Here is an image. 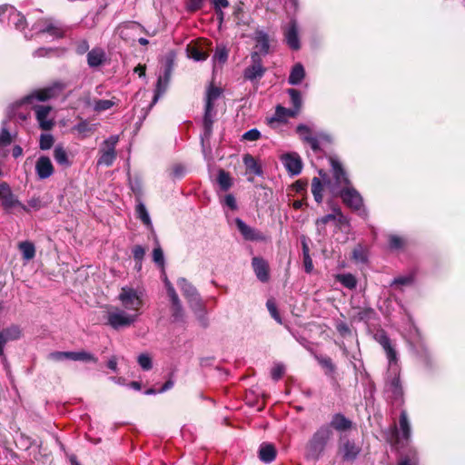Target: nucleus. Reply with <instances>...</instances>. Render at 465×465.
I'll return each instance as SVG.
<instances>
[{
	"label": "nucleus",
	"instance_id": "obj_39",
	"mask_svg": "<svg viewBox=\"0 0 465 465\" xmlns=\"http://www.w3.org/2000/svg\"><path fill=\"white\" fill-rule=\"evenodd\" d=\"M338 281L346 288L352 290L356 288L357 281L356 278L351 274H341L338 276Z\"/></svg>",
	"mask_w": 465,
	"mask_h": 465
},
{
	"label": "nucleus",
	"instance_id": "obj_38",
	"mask_svg": "<svg viewBox=\"0 0 465 465\" xmlns=\"http://www.w3.org/2000/svg\"><path fill=\"white\" fill-rule=\"evenodd\" d=\"M137 217L147 226L152 227V222L149 213L146 210L145 205L143 203H139L136 206Z\"/></svg>",
	"mask_w": 465,
	"mask_h": 465
},
{
	"label": "nucleus",
	"instance_id": "obj_8",
	"mask_svg": "<svg viewBox=\"0 0 465 465\" xmlns=\"http://www.w3.org/2000/svg\"><path fill=\"white\" fill-rule=\"evenodd\" d=\"M0 201L4 209L7 212H10L15 207H20L23 211L29 212L27 206L16 198L11 187L5 182L0 183Z\"/></svg>",
	"mask_w": 465,
	"mask_h": 465
},
{
	"label": "nucleus",
	"instance_id": "obj_4",
	"mask_svg": "<svg viewBox=\"0 0 465 465\" xmlns=\"http://www.w3.org/2000/svg\"><path fill=\"white\" fill-rule=\"evenodd\" d=\"M331 437V429L328 425L321 426L306 444V457L318 460L322 456Z\"/></svg>",
	"mask_w": 465,
	"mask_h": 465
},
{
	"label": "nucleus",
	"instance_id": "obj_35",
	"mask_svg": "<svg viewBox=\"0 0 465 465\" xmlns=\"http://www.w3.org/2000/svg\"><path fill=\"white\" fill-rule=\"evenodd\" d=\"M188 56L196 62L204 61L208 57V54L198 46H188Z\"/></svg>",
	"mask_w": 465,
	"mask_h": 465
},
{
	"label": "nucleus",
	"instance_id": "obj_45",
	"mask_svg": "<svg viewBox=\"0 0 465 465\" xmlns=\"http://www.w3.org/2000/svg\"><path fill=\"white\" fill-rule=\"evenodd\" d=\"M132 252H133L134 259L138 263L139 269H140L141 266H142V261H143V259L144 257V254H145V249L143 246H141V245H135L133 248Z\"/></svg>",
	"mask_w": 465,
	"mask_h": 465
},
{
	"label": "nucleus",
	"instance_id": "obj_55",
	"mask_svg": "<svg viewBox=\"0 0 465 465\" xmlns=\"http://www.w3.org/2000/svg\"><path fill=\"white\" fill-rule=\"evenodd\" d=\"M261 137V133L257 129H251L242 134V139L246 141H257Z\"/></svg>",
	"mask_w": 465,
	"mask_h": 465
},
{
	"label": "nucleus",
	"instance_id": "obj_32",
	"mask_svg": "<svg viewBox=\"0 0 465 465\" xmlns=\"http://www.w3.org/2000/svg\"><path fill=\"white\" fill-rule=\"evenodd\" d=\"M400 428L402 433V438L409 440L411 434V425L405 411H402L400 415Z\"/></svg>",
	"mask_w": 465,
	"mask_h": 465
},
{
	"label": "nucleus",
	"instance_id": "obj_27",
	"mask_svg": "<svg viewBox=\"0 0 465 465\" xmlns=\"http://www.w3.org/2000/svg\"><path fill=\"white\" fill-rule=\"evenodd\" d=\"M54 158L55 162L64 167H69L72 163L68 158L67 152L61 145H56L54 149Z\"/></svg>",
	"mask_w": 465,
	"mask_h": 465
},
{
	"label": "nucleus",
	"instance_id": "obj_60",
	"mask_svg": "<svg viewBox=\"0 0 465 465\" xmlns=\"http://www.w3.org/2000/svg\"><path fill=\"white\" fill-rule=\"evenodd\" d=\"M307 185V181L298 180L294 183L293 187L297 193H302L306 192Z\"/></svg>",
	"mask_w": 465,
	"mask_h": 465
},
{
	"label": "nucleus",
	"instance_id": "obj_41",
	"mask_svg": "<svg viewBox=\"0 0 465 465\" xmlns=\"http://www.w3.org/2000/svg\"><path fill=\"white\" fill-rule=\"evenodd\" d=\"M115 103L112 100H97L94 102V109L97 112L106 111L112 108Z\"/></svg>",
	"mask_w": 465,
	"mask_h": 465
},
{
	"label": "nucleus",
	"instance_id": "obj_42",
	"mask_svg": "<svg viewBox=\"0 0 465 465\" xmlns=\"http://www.w3.org/2000/svg\"><path fill=\"white\" fill-rule=\"evenodd\" d=\"M267 309L271 314V316L278 322L282 323V320L278 312L276 304L273 300H268L266 302Z\"/></svg>",
	"mask_w": 465,
	"mask_h": 465
},
{
	"label": "nucleus",
	"instance_id": "obj_20",
	"mask_svg": "<svg viewBox=\"0 0 465 465\" xmlns=\"http://www.w3.org/2000/svg\"><path fill=\"white\" fill-rule=\"evenodd\" d=\"M252 265L259 281L262 282L269 281V265L265 260L260 257H254L252 258Z\"/></svg>",
	"mask_w": 465,
	"mask_h": 465
},
{
	"label": "nucleus",
	"instance_id": "obj_21",
	"mask_svg": "<svg viewBox=\"0 0 465 465\" xmlns=\"http://www.w3.org/2000/svg\"><path fill=\"white\" fill-rule=\"evenodd\" d=\"M106 59L105 52L99 47L92 49L87 53V64L90 67H98L102 65Z\"/></svg>",
	"mask_w": 465,
	"mask_h": 465
},
{
	"label": "nucleus",
	"instance_id": "obj_18",
	"mask_svg": "<svg viewBox=\"0 0 465 465\" xmlns=\"http://www.w3.org/2000/svg\"><path fill=\"white\" fill-rule=\"evenodd\" d=\"M34 109L39 126L43 130H50L54 126L53 119L48 118L52 108L48 105H35Z\"/></svg>",
	"mask_w": 465,
	"mask_h": 465
},
{
	"label": "nucleus",
	"instance_id": "obj_10",
	"mask_svg": "<svg viewBox=\"0 0 465 465\" xmlns=\"http://www.w3.org/2000/svg\"><path fill=\"white\" fill-rule=\"evenodd\" d=\"M361 449L353 440L347 438L341 439L338 448V453L344 461H353L357 459Z\"/></svg>",
	"mask_w": 465,
	"mask_h": 465
},
{
	"label": "nucleus",
	"instance_id": "obj_53",
	"mask_svg": "<svg viewBox=\"0 0 465 465\" xmlns=\"http://www.w3.org/2000/svg\"><path fill=\"white\" fill-rule=\"evenodd\" d=\"M335 219H336V217L334 214H327L322 218L317 219V221H316L317 230L321 232L329 222L334 221Z\"/></svg>",
	"mask_w": 465,
	"mask_h": 465
},
{
	"label": "nucleus",
	"instance_id": "obj_33",
	"mask_svg": "<svg viewBox=\"0 0 465 465\" xmlns=\"http://www.w3.org/2000/svg\"><path fill=\"white\" fill-rule=\"evenodd\" d=\"M217 183L221 190L224 192L228 191L232 185V178L229 173L225 172L224 170L219 171L217 175Z\"/></svg>",
	"mask_w": 465,
	"mask_h": 465
},
{
	"label": "nucleus",
	"instance_id": "obj_24",
	"mask_svg": "<svg viewBox=\"0 0 465 465\" xmlns=\"http://www.w3.org/2000/svg\"><path fill=\"white\" fill-rule=\"evenodd\" d=\"M329 427H331L339 431H344L351 427V421L348 420L344 415L337 413L333 415Z\"/></svg>",
	"mask_w": 465,
	"mask_h": 465
},
{
	"label": "nucleus",
	"instance_id": "obj_9",
	"mask_svg": "<svg viewBox=\"0 0 465 465\" xmlns=\"http://www.w3.org/2000/svg\"><path fill=\"white\" fill-rule=\"evenodd\" d=\"M65 87L64 84L56 82L51 86L37 90L23 99L25 103L31 104L33 101H45L54 97Z\"/></svg>",
	"mask_w": 465,
	"mask_h": 465
},
{
	"label": "nucleus",
	"instance_id": "obj_64",
	"mask_svg": "<svg viewBox=\"0 0 465 465\" xmlns=\"http://www.w3.org/2000/svg\"><path fill=\"white\" fill-rule=\"evenodd\" d=\"M307 143L314 152L320 151L321 148L317 137L312 136Z\"/></svg>",
	"mask_w": 465,
	"mask_h": 465
},
{
	"label": "nucleus",
	"instance_id": "obj_30",
	"mask_svg": "<svg viewBox=\"0 0 465 465\" xmlns=\"http://www.w3.org/2000/svg\"><path fill=\"white\" fill-rule=\"evenodd\" d=\"M8 10L11 11L10 20L15 24V27L19 30L25 29L26 26L25 17L13 6L8 5Z\"/></svg>",
	"mask_w": 465,
	"mask_h": 465
},
{
	"label": "nucleus",
	"instance_id": "obj_11",
	"mask_svg": "<svg viewBox=\"0 0 465 465\" xmlns=\"http://www.w3.org/2000/svg\"><path fill=\"white\" fill-rule=\"evenodd\" d=\"M319 174L321 177H313L312 180V193L316 203H321L323 199V189L326 185L329 189L328 181L331 183H335V178L333 177V181L330 179L329 175L322 170L319 171Z\"/></svg>",
	"mask_w": 465,
	"mask_h": 465
},
{
	"label": "nucleus",
	"instance_id": "obj_58",
	"mask_svg": "<svg viewBox=\"0 0 465 465\" xmlns=\"http://www.w3.org/2000/svg\"><path fill=\"white\" fill-rule=\"evenodd\" d=\"M88 49H89V45L86 40H82V41L78 42L76 45V47H75V51L78 54H83L86 53L88 51Z\"/></svg>",
	"mask_w": 465,
	"mask_h": 465
},
{
	"label": "nucleus",
	"instance_id": "obj_49",
	"mask_svg": "<svg viewBox=\"0 0 465 465\" xmlns=\"http://www.w3.org/2000/svg\"><path fill=\"white\" fill-rule=\"evenodd\" d=\"M54 143V137L52 134H44L40 137V148L42 150H48Z\"/></svg>",
	"mask_w": 465,
	"mask_h": 465
},
{
	"label": "nucleus",
	"instance_id": "obj_50",
	"mask_svg": "<svg viewBox=\"0 0 465 465\" xmlns=\"http://www.w3.org/2000/svg\"><path fill=\"white\" fill-rule=\"evenodd\" d=\"M138 363L143 370L149 371L152 369V359L146 353H142L138 356Z\"/></svg>",
	"mask_w": 465,
	"mask_h": 465
},
{
	"label": "nucleus",
	"instance_id": "obj_36",
	"mask_svg": "<svg viewBox=\"0 0 465 465\" xmlns=\"http://www.w3.org/2000/svg\"><path fill=\"white\" fill-rule=\"evenodd\" d=\"M243 163L247 170L250 171L251 173L256 175L262 174V169L260 165L257 163L256 160L251 154H245L243 156Z\"/></svg>",
	"mask_w": 465,
	"mask_h": 465
},
{
	"label": "nucleus",
	"instance_id": "obj_2",
	"mask_svg": "<svg viewBox=\"0 0 465 465\" xmlns=\"http://www.w3.org/2000/svg\"><path fill=\"white\" fill-rule=\"evenodd\" d=\"M374 338L383 348L388 359L385 392L394 403L401 404L403 398V389L400 379L401 367L399 365L398 353L391 339L383 331L377 332Z\"/></svg>",
	"mask_w": 465,
	"mask_h": 465
},
{
	"label": "nucleus",
	"instance_id": "obj_44",
	"mask_svg": "<svg viewBox=\"0 0 465 465\" xmlns=\"http://www.w3.org/2000/svg\"><path fill=\"white\" fill-rule=\"evenodd\" d=\"M212 111L208 110L205 107V113L203 117V127L205 130V135L209 136L212 132V125H213V118H212Z\"/></svg>",
	"mask_w": 465,
	"mask_h": 465
},
{
	"label": "nucleus",
	"instance_id": "obj_15",
	"mask_svg": "<svg viewBox=\"0 0 465 465\" xmlns=\"http://www.w3.org/2000/svg\"><path fill=\"white\" fill-rule=\"evenodd\" d=\"M235 224L242 237L247 241L262 242L265 240L262 232L246 224L242 219L236 218Z\"/></svg>",
	"mask_w": 465,
	"mask_h": 465
},
{
	"label": "nucleus",
	"instance_id": "obj_22",
	"mask_svg": "<svg viewBox=\"0 0 465 465\" xmlns=\"http://www.w3.org/2000/svg\"><path fill=\"white\" fill-rule=\"evenodd\" d=\"M254 40L256 43L255 48L258 50L256 52L259 54H267L270 49L268 35L263 31L257 30L255 32Z\"/></svg>",
	"mask_w": 465,
	"mask_h": 465
},
{
	"label": "nucleus",
	"instance_id": "obj_3",
	"mask_svg": "<svg viewBox=\"0 0 465 465\" xmlns=\"http://www.w3.org/2000/svg\"><path fill=\"white\" fill-rule=\"evenodd\" d=\"M330 161L331 164L332 174L335 178L334 183H331L330 181H328L330 191L333 194H339L347 206L355 211L361 212V214L366 215V211L363 208L362 197L358 191L351 186L350 181L341 163L332 157L330 159Z\"/></svg>",
	"mask_w": 465,
	"mask_h": 465
},
{
	"label": "nucleus",
	"instance_id": "obj_52",
	"mask_svg": "<svg viewBox=\"0 0 465 465\" xmlns=\"http://www.w3.org/2000/svg\"><path fill=\"white\" fill-rule=\"evenodd\" d=\"M284 371H285V367L283 364L282 363H276L272 368V371H271V375H272V378L274 380V381H278L280 380L282 375L284 374Z\"/></svg>",
	"mask_w": 465,
	"mask_h": 465
},
{
	"label": "nucleus",
	"instance_id": "obj_29",
	"mask_svg": "<svg viewBox=\"0 0 465 465\" xmlns=\"http://www.w3.org/2000/svg\"><path fill=\"white\" fill-rule=\"evenodd\" d=\"M18 248L22 252L23 258L26 261L32 260L35 255V247L31 242H21L18 244Z\"/></svg>",
	"mask_w": 465,
	"mask_h": 465
},
{
	"label": "nucleus",
	"instance_id": "obj_51",
	"mask_svg": "<svg viewBox=\"0 0 465 465\" xmlns=\"http://www.w3.org/2000/svg\"><path fill=\"white\" fill-rule=\"evenodd\" d=\"M389 245L391 250H399L403 247L404 240L397 235H390Z\"/></svg>",
	"mask_w": 465,
	"mask_h": 465
},
{
	"label": "nucleus",
	"instance_id": "obj_54",
	"mask_svg": "<svg viewBox=\"0 0 465 465\" xmlns=\"http://www.w3.org/2000/svg\"><path fill=\"white\" fill-rule=\"evenodd\" d=\"M352 258L358 262H364L367 260L365 250L361 246L356 247L352 252Z\"/></svg>",
	"mask_w": 465,
	"mask_h": 465
},
{
	"label": "nucleus",
	"instance_id": "obj_13",
	"mask_svg": "<svg viewBox=\"0 0 465 465\" xmlns=\"http://www.w3.org/2000/svg\"><path fill=\"white\" fill-rule=\"evenodd\" d=\"M252 64L244 70V78L250 81L260 79L265 73V68L262 64L260 54L253 52L251 55Z\"/></svg>",
	"mask_w": 465,
	"mask_h": 465
},
{
	"label": "nucleus",
	"instance_id": "obj_57",
	"mask_svg": "<svg viewBox=\"0 0 465 465\" xmlns=\"http://www.w3.org/2000/svg\"><path fill=\"white\" fill-rule=\"evenodd\" d=\"M12 143V136L10 133L3 128L0 134V146H7Z\"/></svg>",
	"mask_w": 465,
	"mask_h": 465
},
{
	"label": "nucleus",
	"instance_id": "obj_12",
	"mask_svg": "<svg viewBox=\"0 0 465 465\" xmlns=\"http://www.w3.org/2000/svg\"><path fill=\"white\" fill-rule=\"evenodd\" d=\"M173 64L172 60H167L164 65V69L162 74L158 76L156 88L154 92V96L152 104H154L159 97L166 91L172 71H173Z\"/></svg>",
	"mask_w": 465,
	"mask_h": 465
},
{
	"label": "nucleus",
	"instance_id": "obj_56",
	"mask_svg": "<svg viewBox=\"0 0 465 465\" xmlns=\"http://www.w3.org/2000/svg\"><path fill=\"white\" fill-rule=\"evenodd\" d=\"M153 260L155 263L163 266L164 263L163 252L161 247H156L153 251Z\"/></svg>",
	"mask_w": 465,
	"mask_h": 465
},
{
	"label": "nucleus",
	"instance_id": "obj_34",
	"mask_svg": "<svg viewBox=\"0 0 465 465\" xmlns=\"http://www.w3.org/2000/svg\"><path fill=\"white\" fill-rule=\"evenodd\" d=\"M221 94V90L218 87L210 86L206 94L205 107L208 110L213 109V102L218 99Z\"/></svg>",
	"mask_w": 465,
	"mask_h": 465
},
{
	"label": "nucleus",
	"instance_id": "obj_7",
	"mask_svg": "<svg viewBox=\"0 0 465 465\" xmlns=\"http://www.w3.org/2000/svg\"><path fill=\"white\" fill-rule=\"evenodd\" d=\"M119 141L118 135H111L102 143L97 161L98 165L111 166L116 159L115 146Z\"/></svg>",
	"mask_w": 465,
	"mask_h": 465
},
{
	"label": "nucleus",
	"instance_id": "obj_14",
	"mask_svg": "<svg viewBox=\"0 0 465 465\" xmlns=\"http://www.w3.org/2000/svg\"><path fill=\"white\" fill-rule=\"evenodd\" d=\"M282 163L291 175H298L302 170V161L297 153H284L281 157Z\"/></svg>",
	"mask_w": 465,
	"mask_h": 465
},
{
	"label": "nucleus",
	"instance_id": "obj_48",
	"mask_svg": "<svg viewBox=\"0 0 465 465\" xmlns=\"http://www.w3.org/2000/svg\"><path fill=\"white\" fill-rule=\"evenodd\" d=\"M70 351H53L48 354V359L54 361L70 360Z\"/></svg>",
	"mask_w": 465,
	"mask_h": 465
},
{
	"label": "nucleus",
	"instance_id": "obj_6",
	"mask_svg": "<svg viewBox=\"0 0 465 465\" xmlns=\"http://www.w3.org/2000/svg\"><path fill=\"white\" fill-rule=\"evenodd\" d=\"M33 29L36 30L38 34H48L54 38H62L65 33V27L53 18H43L38 20L33 25Z\"/></svg>",
	"mask_w": 465,
	"mask_h": 465
},
{
	"label": "nucleus",
	"instance_id": "obj_26",
	"mask_svg": "<svg viewBox=\"0 0 465 465\" xmlns=\"http://www.w3.org/2000/svg\"><path fill=\"white\" fill-rule=\"evenodd\" d=\"M276 457V450L272 444L263 443L259 450V458L262 461L270 463Z\"/></svg>",
	"mask_w": 465,
	"mask_h": 465
},
{
	"label": "nucleus",
	"instance_id": "obj_40",
	"mask_svg": "<svg viewBox=\"0 0 465 465\" xmlns=\"http://www.w3.org/2000/svg\"><path fill=\"white\" fill-rule=\"evenodd\" d=\"M296 132L301 139L306 143L313 136L311 128L306 124H299L296 128Z\"/></svg>",
	"mask_w": 465,
	"mask_h": 465
},
{
	"label": "nucleus",
	"instance_id": "obj_47",
	"mask_svg": "<svg viewBox=\"0 0 465 465\" xmlns=\"http://www.w3.org/2000/svg\"><path fill=\"white\" fill-rule=\"evenodd\" d=\"M221 203L223 205V206H227L229 209H231L232 211H235L238 209V205H237V202H236V199L235 197L231 194V193H228L226 194L223 199L221 201Z\"/></svg>",
	"mask_w": 465,
	"mask_h": 465
},
{
	"label": "nucleus",
	"instance_id": "obj_62",
	"mask_svg": "<svg viewBox=\"0 0 465 465\" xmlns=\"http://www.w3.org/2000/svg\"><path fill=\"white\" fill-rule=\"evenodd\" d=\"M75 130L78 133H88L92 132L93 128L86 122H81L75 126Z\"/></svg>",
	"mask_w": 465,
	"mask_h": 465
},
{
	"label": "nucleus",
	"instance_id": "obj_59",
	"mask_svg": "<svg viewBox=\"0 0 465 465\" xmlns=\"http://www.w3.org/2000/svg\"><path fill=\"white\" fill-rule=\"evenodd\" d=\"M172 310H173V317L174 321L182 320V318H183L182 304L178 303V305H173Z\"/></svg>",
	"mask_w": 465,
	"mask_h": 465
},
{
	"label": "nucleus",
	"instance_id": "obj_16",
	"mask_svg": "<svg viewBox=\"0 0 465 465\" xmlns=\"http://www.w3.org/2000/svg\"><path fill=\"white\" fill-rule=\"evenodd\" d=\"M285 41L292 50H299L301 47L299 39L298 25L295 20H292L283 31Z\"/></svg>",
	"mask_w": 465,
	"mask_h": 465
},
{
	"label": "nucleus",
	"instance_id": "obj_37",
	"mask_svg": "<svg viewBox=\"0 0 465 465\" xmlns=\"http://www.w3.org/2000/svg\"><path fill=\"white\" fill-rule=\"evenodd\" d=\"M287 93L290 95L292 109L297 110L299 114L302 106V99L300 91L291 88L288 89Z\"/></svg>",
	"mask_w": 465,
	"mask_h": 465
},
{
	"label": "nucleus",
	"instance_id": "obj_61",
	"mask_svg": "<svg viewBox=\"0 0 465 465\" xmlns=\"http://www.w3.org/2000/svg\"><path fill=\"white\" fill-rule=\"evenodd\" d=\"M418 459L417 455L414 452L411 457L403 458L398 465H417Z\"/></svg>",
	"mask_w": 465,
	"mask_h": 465
},
{
	"label": "nucleus",
	"instance_id": "obj_25",
	"mask_svg": "<svg viewBox=\"0 0 465 465\" xmlns=\"http://www.w3.org/2000/svg\"><path fill=\"white\" fill-rule=\"evenodd\" d=\"M305 77V70L302 64H296L290 73L288 83L292 85H297L301 84V82Z\"/></svg>",
	"mask_w": 465,
	"mask_h": 465
},
{
	"label": "nucleus",
	"instance_id": "obj_28",
	"mask_svg": "<svg viewBox=\"0 0 465 465\" xmlns=\"http://www.w3.org/2000/svg\"><path fill=\"white\" fill-rule=\"evenodd\" d=\"M319 364L324 369L325 374L334 379V373L336 371V366L332 362L331 359L327 356H317L316 357Z\"/></svg>",
	"mask_w": 465,
	"mask_h": 465
},
{
	"label": "nucleus",
	"instance_id": "obj_19",
	"mask_svg": "<svg viewBox=\"0 0 465 465\" xmlns=\"http://www.w3.org/2000/svg\"><path fill=\"white\" fill-rule=\"evenodd\" d=\"M35 172L40 179L49 178L54 173V166L49 157L41 156L35 163Z\"/></svg>",
	"mask_w": 465,
	"mask_h": 465
},
{
	"label": "nucleus",
	"instance_id": "obj_43",
	"mask_svg": "<svg viewBox=\"0 0 465 465\" xmlns=\"http://www.w3.org/2000/svg\"><path fill=\"white\" fill-rule=\"evenodd\" d=\"M228 58V52L225 47L218 46L213 54L214 62H219L220 64H224Z\"/></svg>",
	"mask_w": 465,
	"mask_h": 465
},
{
	"label": "nucleus",
	"instance_id": "obj_63",
	"mask_svg": "<svg viewBox=\"0 0 465 465\" xmlns=\"http://www.w3.org/2000/svg\"><path fill=\"white\" fill-rule=\"evenodd\" d=\"M303 264L305 272L308 273L312 272V271L313 270V264L310 255H305V257H303Z\"/></svg>",
	"mask_w": 465,
	"mask_h": 465
},
{
	"label": "nucleus",
	"instance_id": "obj_17",
	"mask_svg": "<svg viewBox=\"0 0 465 465\" xmlns=\"http://www.w3.org/2000/svg\"><path fill=\"white\" fill-rule=\"evenodd\" d=\"M22 331L16 325H12L0 331V356L4 357V349L8 341L18 340Z\"/></svg>",
	"mask_w": 465,
	"mask_h": 465
},
{
	"label": "nucleus",
	"instance_id": "obj_5",
	"mask_svg": "<svg viewBox=\"0 0 465 465\" xmlns=\"http://www.w3.org/2000/svg\"><path fill=\"white\" fill-rule=\"evenodd\" d=\"M177 284L183 292V295L187 299L190 307L195 312H200L204 309L201 296L195 287L187 282L186 279L181 278L178 280Z\"/></svg>",
	"mask_w": 465,
	"mask_h": 465
},
{
	"label": "nucleus",
	"instance_id": "obj_1",
	"mask_svg": "<svg viewBox=\"0 0 465 465\" xmlns=\"http://www.w3.org/2000/svg\"><path fill=\"white\" fill-rule=\"evenodd\" d=\"M145 291L143 287L124 285L121 287L117 300L122 306L111 307L106 315V324L114 330L128 328L134 325L143 313L145 302Z\"/></svg>",
	"mask_w": 465,
	"mask_h": 465
},
{
	"label": "nucleus",
	"instance_id": "obj_23",
	"mask_svg": "<svg viewBox=\"0 0 465 465\" xmlns=\"http://www.w3.org/2000/svg\"><path fill=\"white\" fill-rule=\"evenodd\" d=\"M298 114L297 110L292 108H285L282 105H277L275 109L274 115L269 120V123L272 124L274 122L283 123L290 117H295Z\"/></svg>",
	"mask_w": 465,
	"mask_h": 465
},
{
	"label": "nucleus",
	"instance_id": "obj_31",
	"mask_svg": "<svg viewBox=\"0 0 465 465\" xmlns=\"http://www.w3.org/2000/svg\"><path fill=\"white\" fill-rule=\"evenodd\" d=\"M70 360L71 361H84V362H96L97 358L85 351H70Z\"/></svg>",
	"mask_w": 465,
	"mask_h": 465
},
{
	"label": "nucleus",
	"instance_id": "obj_46",
	"mask_svg": "<svg viewBox=\"0 0 465 465\" xmlns=\"http://www.w3.org/2000/svg\"><path fill=\"white\" fill-rule=\"evenodd\" d=\"M413 282V276L412 275H407V276H400L395 278L392 282L391 286H408L411 285Z\"/></svg>",
	"mask_w": 465,
	"mask_h": 465
}]
</instances>
